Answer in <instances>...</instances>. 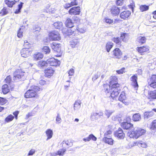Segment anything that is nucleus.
<instances>
[{
	"label": "nucleus",
	"mask_w": 156,
	"mask_h": 156,
	"mask_svg": "<svg viewBox=\"0 0 156 156\" xmlns=\"http://www.w3.org/2000/svg\"><path fill=\"white\" fill-rule=\"evenodd\" d=\"M2 89V92L4 94H7L10 90L8 88V85L6 84L3 85Z\"/></svg>",
	"instance_id": "obj_30"
},
{
	"label": "nucleus",
	"mask_w": 156,
	"mask_h": 156,
	"mask_svg": "<svg viewBox=\"0 0 156 156\" xmlns=\"http://www.w3.org/2000/svg\"><path fill=\"white\" fill-rule=\"evenodd\" d=\"M123 0H117L116 4L117 5H121L123 3Z\"/></svg>",
	"instance_id": "obj_64"
},
{
	"label": "nucleus",
	"mask_w": 156,
	"mask_h": 156,
	"mask_svg": "<svg viewBox=\"0 0 156 156\" xmlns=\"http://www.w3.org/2000/svg\"><path fill=\"white\" fill-rule=\"evenodd\" d=\"M125 68H123L120 70L116 71V72L119 74H121L123 73H125Z\"/></svg>",
	"instance_id": "obj_58"
},
{
	"label": "nucleus",
	"mask_w": 156,
	"mask_h": 156,
	"mask_svg": "<svg viewBox=\"0 0 156 156\" xmlns=\"http://www.w3.org/2000/svg\"><path fill=\"white\" fill-rule=\"evenodd\" d=\"M131 14V12L129 11H124L122 12L120 15V17L122 19H126Z\"/></svg>",
	"instance_id": "obj_13"
},
{
	"label": "nucleus",
	"mask_w": 156,
	"mask_h": 156,
	"mask_svg": "<svg viewBox=\"0 0 156 156\" xmlns=\"http://www.w3.org/2000/svg\"><path fill=\"white\" fill-rule=\"evenodd\" d=\"M35 152V150L34 149H31L30 150L27 154L28 156L32 155L34 154Z\"/></svg>",
	"instance_id": "obj_53"
},
{
	"label": "nucleus",
	"mask_w": 156,
	"mask_h": 156,
	"mask_svg": "<svg viewBox=\"0 0 156 156\" xmlns=\"http://www.w3.org/2000/svg\"><path fill=\"white\" fill-rule=\"evenodd\" d=\"M111 12L113 15L116 16L119 14V9L118 7L113 6L111 9Z\"/></svg>",
	"instance_id": "obj_14"
},
{
	"label": "nucleus",
	"mask_w": 156,
	"mask_h": 156,
	"mask_svg": "<svg viewBox=\"0 0 156 156\" xmlns=\"http://www.w3.org/2000/svg\"><path fill=\"white\" fill-rule=\"evenodd\" d=\"M43 57V55L41 53H37L34 55V58L36 60H38L42 58Z\"/></svg>",
	"instance_id": "obj_32"
},
{
	"label": "nucleus",
	"mask_w": 156,
	"mask_h": 156,
	"mask_svg": "<svg viewBox=\"0 0 156 156\" xmlns=\"http://www.w3.org/2000/svg\"><path fill=\"white\" fill-rule=\"evenodd\" d=\"M54 72V70L51 67H48L45 70L44 73L46 76L49 77L52 76Z\"/></svg>",
	"instance_id": "obj_17"
},
{
	"label": "nucleus",
	"mask_w": 156,
	"mask_h": 156,
	"mask_svg": "<svg viewBox=\"0 0 156 156\" xmlns=\"http://www.w3.org/2000/svg\"><path fill=\"white\" fill-rule=\"evenodd\" d=\"M81 25H79L75 27L76 29L75 30H77V31L79 32H80L81 33H84L86 31V30L85 29L83 28H80Z\"/></svg>",
	"instance_id": "obj_34"
},
{
	"label": "nucleus",
	"mask_w": 156,
	"mask_h": 156,
	"mask_svg": "<svg viewBox=\"0 0 156 156\" xmlns=\"http://www.w3.org/2000/svg\"><path fill=\"white\" fill-rule=\"evenodd\" d=\"M137 146L143 148H146L147 147V145L145 143L142 141H137Z\"/></svg>",
	"instance_id": "obj_41"
},
{
	"label": "nucleus",
	"mask_w": 156,
	"mask_h": 156,
	"mask_svg": "<svg viewBox=\"0 0 156 156\" xmlns=\"http://www.w3.org/2000/svg\"><path fill=\"white\" fill-rule=\"evenodd\" d=\"M130 79L132 81V85L134 87L136 90H137L138 87V85L137 82V76L134 75L130 78Z\"/></svg>",
	"instance_id": "obj_11"
},
{
	"label": "nucleus",
	"mask_w": 156,
	"mask_h": 156,
	"mask_svg": "<svg viewBox=\"0 0 156 156\" xmlns=\"http://www.w3.org/2000/svg\"><path fill=\"white\" fill-rule=\"evenodd\" d=\"M104 21L106 23L109 24L112 23L114 22L113 20L109 19L108 17H106L104 19Z\"/></svg>",
	"instance_id": "obj_47"
},
{
	"label": "nucleus",
	"mask_w": 156,
	"mask_h": 156,
	"mask_svg": "<svg viewBox=\"0 0 156 156\" xmlns=\"http://www.w3.org/2000/svg\"><path fill=\"white\" fill-rule=\"evenodd\" d=\"M120 37L123 41L126 42L128 40V34L126 33H122L121 34Z\"/></svg>",
	"instance_id": "obj_37"
},
{
	"label": "nucleus",
	"mask_w": 156,
	"mask_h": 156,
	"mask_svg": "<svg viewBox=\"0 0 156 156\" xmlns=\"http://www.w3.org/2000/svg\"><path fill=\"white\" fill-rule=\"evenodd\" d=\"M131 120V118L130 116H127L124 119V122L130 123Z\"/></svg>",
	"instance_id": "obj_62"
},
{
	"label": "nucleus",
	"mask_w": 156,
	"mask_h": 156,
	"mask_svg": "<svg viewBox=\"0 0 156 156\" xmlns=\"http://www.w3.org/2000/svg\"><path fill=\"white\" fill-rule=\"evenodd\" d=\"M80 12V6L74 7L70 9L69 11V13L71 15H78Z\"/></svg>",
	"instance_id": "obj_10"
},
{
	"label": "nucleus",
	"mask_w": 156,
	"mask_h": 156,
	"mask_svg": "<svg viewBox=\"0 0 156 156\" xmlns=\"http://www.w3.org/2000/svg\"><path fill=\"white\" fill-rule=\"evenodd\" d=\"M73 19L74 22L77 24H78L80 22V19L78 18L76 16H74L73 17Z\"/></svg>",
	"instance_id": "obj_55"
},
{
	"label": "nucleus",
	"mask_w": 156,
	"mask_h": 156,
	"mask_svg": "<svg viewBox=\"0 0 156 156\" xmlns=\"http://www.w3.org/2000/svg\"><path fill=\"white\" fill-rule=\"evenodd\" d=\"M47 63H48V65L51 66H57L60 65V62L57 59L52 58L47 60Z\"/></svg>",
	"instance_id": "obj_5"
},
{
	"label": "nucleus",
	"mask_w": 156,
	"mask_h": 156,
	"mask_svg": "<svg viewBox=\"0 0 156 156\" xmlns=\"http://www.w3.org/2000/svg\"><path fill=\"white\" fill-rule=\"evenodd\" d=\"M148 94L149 97V99H152L153 100H154L156 99V91L155 90L154 91H150L148 93Z\"/></svg>",
	"instance_id": "obj_28"
},
{
	"label": "nucleus",
	"mask_w": 156,
	"mask_h": 156,
	"mask_svg": "<svg viewBox=\"0 0 156 156\" xmlns=\"http://www.w3.org/2000/svg\"><path fill=\"white\" fill-rule=\"evenodd\" d=\"M150 86L154 88H156V75H153L150 79Z\"/></svg>",
	"instance_id": "obj_18"
},
{
	"label": "nucleus",
	"mask_w": 156,
	"mask_h": 156,
	"mask_svg": "<svg viewBox=\"0 0 156 156\" xmlns=\"http://www.w3.org/2000/svg\"><path fill=\"white\" fill-rule=\"evenodd\" d=\"M52 49L55 51L59 52L61 50V45L60 44H57L55 43L53 44V46H52Z\"/></svg>",
	"instance_id": "obj_19"
},
{
	"label": "nucleus",
	"mask_w": 156,
	"mask_h": 156,
	"mask_svg": "<svg viewBox=\"0 0 156 156\" xmlns=\"http://www.w3.org/2000/svg\"><path fill=\"white\" fill-rule=\"evenodd\" d=\"M146 41V37L141 36H138L136 40V41L140 44H142L145 43Z\"/></svg>",
	"instance_id": "obj_26"
},
{
	"label": "nucleus",
	"mask_w": 156,
	"mask_h": 156,
	"mask_svg": "<svg viewBox=\"0 0 156 156\" xmlns=\"http://www.w3.org/2000/svg\"><path fill=\"white\" fill-rule=\"evenodd\" d=\"M112 54L114 56V57L120 59L122 57V53L118 48H115L112 52Z\"/></svg>",
	"instance_id": "obj_9"
},
{
	"label": "nucleus",
	"mask_w": 156,
	"mask_h": 156,
	"mask_svg": "<svg viewBox=\"0 0 156 156\" xmlns=\"http://www.w3.org/2000/svg\"><path fill=\"white\" fill-rule=\"evenodd\" d=\"M129 145V147L131 148L137 145V142H130Z\"/></svg>",
	"instance_id": "obj_56"
},
{
	"label": "nucleus",
	"mask_w": 156,
	"mask_h": 156,
	"mask_svg": "<svg viewBox=\"0 0 156 156\" xmlns=\"http://www.w3.org/2000/svg\"><path fill=\"white\" fill-rule=\"evenodd\" d=\"M97 139V138L93 134H91L89 135L88 137L86 138H83V140L85 142L89 141L91 140H92L93 141H95Z\"/></svg>",
	"instance_id": "obj_24"
},
{
	"label": "nucleus",
	"mask_w": 156,
	"mask_h": 156,
	"mask_svg": "<svg viewBox=\"0 0 156 156\" xmlns=\"http://www.w3.org/2000/svg\"><path fill=\"white\" fill-rule=\"evenodd\" d=\"M141 119L140 115L139 113H136L133 116V120L134 121H140Z\"/></svg>",
	"instance_id": "obj_29"
},
{
	"label": "nucleus",
	"mask_w": 156,
	"mask_h": 156,
	"mask_svg": "<svg viewBox=\"0 0 156 156\" xmlns=\"http://www.w3.org/2000/svg\"><path fill=\"white\" fill-rule=\"evenodd\" d=\"M53 25L55 28L60 30L62 31L63 30L64 28L63 27V24L62 22L58 21L54 23Z\"/></svg>",
	"instance_id": "obj_16"
},
{
	"label": "nucleus",
	"mask_w": 156,
	"mask_h": 156,
	"mask_svg": "<svg viewBox=\"0 0 156 156\" xmlns=\"http://www.w3.org/2000/svg\"><path fill=\"white\" fill-rule=\"evenodd\" d=\"M146 133V130L140 128H137L134 129V130L129 133V136L131 138H138L140 136Z\"/></svg>",
	"instance_id": "obj_2"
},
{
	"label": "nucleus",
	"mask_w": 156,
	"mask_h": 156,
	"mask_svg": "<svg viewBox=\"0 0 156 156\" xmlns=\"http://www.w3.org/2000/svg\"><path fill=\"white\" fill-rule=\"evenodd\" d=\"M25 73L23 72L21 70L17 69L13 73V80L15 82H18L20 80L24 79Z\"/></svg>",
	"instance_id": "obj_4"
},
{
	"label": "nucleus",
	"mask_w": 156,
	"mask_h": 156,
	"mask_svg": "<svg viewBox=\"0 0 156 156\" xmlns=\"http://www.w3.org/2000/svg\"><path fill=\"white\" fill-rule=\"evenodd\" d=\"M121 127L124 129L126 130H128L129 129H132L133 128V125L129 122H123L121 123Z\"/></svg>",
	"instance_id": "obj_12"
},
{
	"label": "nucleus",
	"mask_w": 156,
	"mask_h": 156,
	"mask_svg": "<svg viewBox=\"0 0 156 156\" xmlns=\"http://www.w3.org/2000/svg\"><path fill=\"white\" fill-rule=\"evenodd\" d=\"M12 77L10 76H8L5 79V81L7 83H10Z\"/></svg>",
	"instance_id": "obj_52"
},
{
	"label": "nucleus",
	"mask_w": 156,
	"mask_h": 156,
	"mask_svg": "<svg viewBox=\"0 0 156 156\" xmlns=\"http://www.w3.org/2000/svg\"><path fill=\"white\" fill-rule=\"evenodd\" d=\"M111 80L109 85H104V90L106 94H109L111 97L114 98L118 95L120 89L119 84L117 81V78L113 76L112 77Z\"/></svg>",
	"instance_id": "obj_1"
},
{
	"label": "nucleus",
	"mask_w": 156,
	"mask_h": 156,
	"mask_svg": "<svg viewBox=\"0 0 156 156\" xmlns=\"http://www.w3.org/2000/svg\"><path fill=\"white\" fill-rule=\"evenodd\" d=\"M74 73V70L73 69H70L68 72L69 76H73Z\"/></svg>",
	"instance_id": "obj_61"
},
{
	"label": "nucleus",
	"mask_w": 156,
	"mask_h": 156,
	"mask_svg": "<svg viewBox=\"0 0 156 156\" xmlns=\"http://www.w3.org/2000/svg\"><path fill=\"white\" fill-rule=\"evenodd\" d=\"M103 141L106 144L112 145L113 144L114 140L112 138H108L105 137L103 138Z\"/></svg>",
	"instance_id": "obj_21"
},
{
	"label": "nucleus",
	"mask_w": 156,
	"mask_h": 156,
	"mask_svg": "<svg viewBox=\"0 0 156 156\" xmlns=\"http://www.w3.org/2000/svg\"><path fill=\"white\" fill-rule=\"evenodd\" d=\"M21 30V29L20 28L19 29V30L18 31V34H17V36L19 38L21 37H22V32L20 31Z\"/></svg>",
	"instance_id": "obj_63"
},
{
	"label": "nucleus",
	"mask_w": 156,
	"mask_h": 156,
	"mask_svg": "<svg viewBox=\"0 0 156 156\" xmlns=\"http://www.w3.org/2000/svg\"><path fill=\"white\" fill-rule=\"evenodd\" d=\"M114 135L115 137L120 139H123L125 136V133L120 128H119L118 130L115 132Z\"/></svg>",
	"instance_id": "obj_8"
},
{
	"label": "nucleus",
	"mask_w": 156,
	"mask_h": 156,
	"mask_svg": "<svg viewBox=\"0 0 156 156\" xmlns=\"http://www.w3.org/2000/svg\"><path fill=\"white\" fill-rule=\"evenodd\" d=\"M72 28H69L67 29L66 28H64L63 29V30L62 32L63 33L66 34L67 35L72 34L74 31L72 30Z\"/></svg>",
	"instance_id": "obj_27"
},
{
	"label": "nucleus",
	"mask_w": 156,
	"mask_h": 156,
	"mask_svg": "<svg viewBox=\"0 0 156 156\" xmlns=\"http://www.w3.org/2000/svg\"><path fill=\"white\" fill-rule=\"evenodd\" d=\"M23 4V3L21 2L20 4L18 5V9H16L14 12L15 14H17L20 12Z\"/></svg>",
	"instance_id": "obj_40"
},
{
	"label": "nucleus",
	"mask_w": 156,
	"mask_h": 156,
	"mask_svg": "<svg viewBox=\"0 0 156 156\" xmlns=\"http://www.w3.org/2000/svg\"><path fill=\"white\" fill-rule=\"evenodd\" d=\"M42 51L44 52L46 54L49 53L50 52V49L48 46H44L42 48Z\"/></svg>",
	"instance_id": "obj_43"
},
{
	"label": "nucleus",
	"mask_w": 156,
	"mask_h": 156,
	"mask_svg": "<svg viewBox=\"0 0 156 156\" xmlns=\"http://www.w3.org/2000/svg\"><path fill=\"white\" fill-rule=\"evenodd\" d=\"M151 129L154 130L156 129V120H154L151 123L150 127Z\"/></svg>",
	"instance_id": "obj_46"
},
{
	"label": "nucleus",
	"mask_w": 156,
	"mask_h": 156,
	"mask_svg": "<svg viewBox=\"0 0 156 156\" xmlns=\"http://www.w3.org/2000/svg\"><path fill=\"white\" fill-rule=\"evenodd\" d=\"M40 90V88L38 87L34 86V90H29L26 92L24 97L26 98L35 97L37 96V92L39 91Z\"/></svg>",
	"instance_id": "obj_3"
},
{
	"label": "nucleus",
	"mask_w": 156,
	"mask_h": 156,
	"mask_svg": "<svg viewBox=\"0 0 156 156\" xmlns=\"http://www.w3.org/2000/svg\"><path fill=\"white\" fill-rule=\"evenodd\" d=\"M149 9V6L146 5H141L140 7V10L142 12L147 10Z\"/></svg>",
	"instance_id": "obj_39"
},
{
	"label": "nucleus",
	"mask_w": 156,
	"mask_h": 156,
	"mask_svg": "<svg viewBox=\"0 0 156 156\" xmlns=\"http://www.w3.org/2000/svg\"><path fill=\"white\" fill-rule=\"evenodd\" d=\"M153 115V113L152 112H146L144 113V118L147 119Z\"/></svg>",
	"instance_id": "obj_36"
},
{
	"label": "nucleus",
	"mask_w": 156,
	"mask_h": 156,
	"mask_svg": "<svg viewBox=\"0 0 156 156\" xmlns=\"http://www.w3.org/2000/svg\"><path fill=\"white\" fill-rule=\"evenodd\" d=\"M79 45V41L78 39H74L70 42V46L72 48L77 47Z\"/></svg>",
	"instance_id": "obj_15"
},
{
	"label": "nucleus",
	"mask_w": 156,
	"mask_h": 156,
	"mask_svg": "<svg viewBox=\"0 0 156 156\" xmlns=\"http://www.w3.org/2000/svg\"><path fill=\"white\" fill-rule=\"evenodd\" d=\"M78 2L77 0H74L73 1H72L70 3L71 6H72L74 5H78Z\"/></svg>",
	"instance_id": "obj_59"
},
{
	"label": "nucleus",
	"mask_w": 156,
	"mask_h": 156,
	"mask_svg": "<svg viewBox=\"0 0 156 156\" xmlns=\"http://www.w3.org/2000/svg\"><path fill=\"white\" fill-rule=\"evenodd\" d=\"M50 39L54 41H58L60 39V37L59 33L57 31H53L49 34Z\"/></svg>",
	"instance_id": "obj_6"
},
{
	"label": "nucleus",
	"mask_w": 156,
	"mask_h": 156,
	"mask_svg": "<svg viewBox=\"0 0 156 156\" xmlns=\"http://www.w3.org/2000/svg\"><path fill=\"white\" fill-rule=\"evenodd\" d=\"M113 46V43L111 42H107L106 45V49L107 51L108 52Z\"/></svg>",
	"instance_id": "obj_33"
},
{
	"label": "nucleus",
	"mask_w": 156,
	"mask_h": 156,
	"mask_svg": "<svg viewBox=\"0 0 156 156\" xmlns=\"http://www.w3.org/2000/svg\"><path fill=\"white\" fill-rule=\"evenodd\" d=\"M8 13V11L7 10V9L5 7H4L1 11L0 12V15L1 16H3L4 15L7 14Z\"/></svg>",
	"instance_id": "obj_44"
},
{
	"label": "nucleus",
	"mask_w": 156,
	"mask_h": 156,
	"mask_svg": "<svg viewBox=\"0 0 156 156\" xmlns=\"http://www.w3.org/2000/svg\"><path fill=\"white\" fill-rule=\"evenodd\" d=\"M45 132L47 136V140H48L52 138L53 135V132L51 129H48L46 130Z\"/></svg>",
	"instance_id": "obj_25"
},
{
	"label": "nucleus",
	"mask_w": 156,
	"mask_h": 156,
	"mask_svg": "<svg viewBox=\"0 0 156 156\" xmlns=\"http://www.w3.org/2000/svg\"><path fill=\"white\" fill-rule=\"evenodd\" d=\"M66 151L65 149H62L58 151L57 153H55L54 155H59V156H63Z\"/></svg>",
	"instance_id": "obj_38"
},
{
	"label": "nucleus",
	"mask_w": 156,
	"mask_h": 156,
	"mask_svg": "<svg viewBox=\"0 0 156 156\" xmlns=\"http://www.w3.org/2000/svg\"><path fill=\"white\" fill-rule=\"evenodd\" d=\"M112 113V112L111 111L107 110H105V114L107 116L108 118L110 117V116L111 115Z\"/></svg>",
	"instance_id": "obj_51"
},
{
	"label": "nucleus",
	"mask_w": 156,
	"mask_h": 156,
	"mask_svg": "<svg viewBox=\"0 0 156 156\" xmlns=\"http://www.w3.org/2000/svg\"><path fill=\"white\" fill-rule=\"evenodd\" d=\"M7 101L5 98L0 97V105H2L5 104Z\"/></svg>",
	"instance_id": "obj_50"
},
{
	"label": "nucleus",
	"mask_w": 156,
	"mask_h": 156,
	"mask_svg": "<svg viewBox=\"0 0 156 156\" xmlns=\"http://www.w3.org/2000/svg\"><path fill=\"white\" fill-rule=\"evenodd\" d=\"M81 102L80 101H75L74 105V110H77L80 109V107Z\"/></svg>",
	"instance_id": "obj_35"
},
{
	"label": "nucleus",
	"mask_w": 156,
	"mask_h": 156,
	"mask_svg": "<svg viewBox=\"0 0 156 156\" xmlns=\"http://www.w3.org/2000/svg\"><path fill=\"white\" fill-rule=\"evenodd\" d=\"M32 52V50L29 48H25L21 50L20 54L22 57L26 58L30 56Z\"/></svg>",
	"instance_id": "obj_7"
},
{
	"label": "nucleus",
	"mask_w": 156,
	"mask_h": 156,
	"mask_svg": "<svg viewBox=\"0 0 156 156\" xmlns=\"http://www.w3.org/2000/svg\"><path fill=\"white\" fill-rule=\"evenodd\" d=\"M14 116L11 115H8L5 119V120L7 122H9L13 120Z\"/></svg>",
	"instance_id": "obj_45"
},
{
	"label": "nucleus",
	"mask_w": 156,
	"mask_h": 156,
	"mask_svg": "<svg viewBox=\"0 0 156 156\" xmlns=\"http://www.w3.org/2000/svg\"><path fill=\"white\" fill-rule=\"evenodd\" d=\"M100 73L99 72H97L94 74L92 78L93 81H94L96 80L100 76Z\"/></svg>",
	"instance_id": "obj_48"
},
{
	"label": "nucleus",
	"mask_w": 156,
	"mask_h": 156,
	"mask_svg": "<svg viewBox=\"0 0 156 156\" xmlns=\"http://www.w3.org/2000/svg\"><path fill=\"white\" fill-rule=\"evenodd\" d=\"M56 121L58 123H60L61 122V119L60 117L59 114H58L56 118Z\"/></svg>",
	"instance_id": "obj_60"
},
{
	"label": "nucleus",
	"mask_w": 156,
	"mask_h": 156,
	"mask_svg": "<svg viewBox=\"0 0 156 156\" xmlns=\"http://www.w3.org/2000/svg\"><path fill=\"white\" fill-rule=\"evenodd\" d=\"M126 98V97L125 93L124 92H122L119 97V100L122 102V103L124 104L125 105H128V103L125 101Z\"/></svg>",
	"instance_id": "obj_22"
},
{
	"label": "nucleus",
	"mask_w": 156,
	"mask_h": 156,
	"mask_svg": "<svg viewBox=\"0 0 156 156\" xmlns=\"http://www.w3.org/2000/svg\"><path fill=\"white\" fill-rule=\"evenodd\" d=\"M73 23L72 20L69 18H67L65 22L66 26L69 28H73L75 26H73Z\"/></svg>",
	"instance_id": "obj_23"
},
{
	"label": "nucleus",
	"mask_w": 156,
	"mask_h": 156,
	"mask_svg": "<svg viewBox=\"0 0 156 156\" xmlns=\"http://www.w3.org/2000/svg\"><path fill=\"white\" fill-rule=\"evenodd\" d=\"M112 40L115 43L118 45L121 44V41L119 37L114 38Z\"/></svg>",
	"instance_id": "obj_49"
},
{
	"label": "nucleus",
	"mask_w": 156,
	"mask_h": 156,
	"mask_svg": "<svg viewBox=\"0 0 156 156\" xmlns=\"http://www.w3.org/2000/svg\"><path fill=\"white\" fill-rule=\"evenodd\" d=\"M34 30H35L34 31V33L35 34H37V33H39V31L41 30V28L38 27V26H37V27H35V28H34Z\"/></svg>",
	"instance_id": "obj_54"
},
{
	"label": "nucleus",
	"mask_w": 156,
	"mask_h": 156,
	"mask_svg": "<svg viewBox=\"0 0 156 156\" xmlns=\"http://www.w3.org/2000/svg\"><path fill=\"white\" fill-rule=\"evenodd\" d=\"M5 3L7 5L8 7L10 8L12 7L13 5H14L16 2L13 1H10L9 0H5Z\"/></svg>",
	"instance_id": "obj_31"
},
{
	"label": "nucleus",
	"mask_w": 156,
	"mask_h": 156,
	"mask_svg": "<svg viewBox=\"0 0 156 156\" xmlns=\"http://www.w3.org/2000/svg\"><path fill=\"white\" fill-rule=\"evenodd\" d=\"M47 61L46 62L44 61H40L38 62V66L40 67H44L48 66Z\"/></svg>",
	"instance_id": "obj_42"
},
{
	"label": "nucleus",
	"mask_w": 156,
	"mask_h": 156,
	"mask_svg": "<svg viewBox=\"0 0 156 156\" xmlns=\"http://www.w3.org/2000/svg\"><path fill=\"white\" fill-rule=\"evenodd\" d=\"M138 51L140 53H143L148 51L149 50V47L147 46H143L137 48Z\"/></svg>",
	"instance_id": "obj_20"
},
{
	"label": "nucleus",
	"mask_w": 156,
	"mask_h": 156,
	"mask_svg": "<svg viewBox=\"0 0 156 156\" xmlns=\"http://www.w3.org/2000/svg\"><path fill=\"white\" fill-rule=\"evenodd\" d=\"M112 131L111 130H109L106 131L104 134V136L105 137L110 136V135L111 134Z\"/></svg>",
	"instance_id": "obj_57"
}]
</instances>
